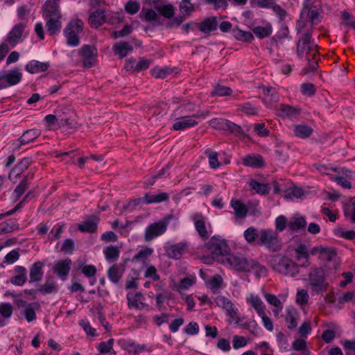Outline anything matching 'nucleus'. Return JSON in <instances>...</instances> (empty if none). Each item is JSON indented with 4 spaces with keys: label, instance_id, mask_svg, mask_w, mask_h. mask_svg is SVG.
<instances>
[{
    "label": "nucleus",
    "instance_id": "nucleus-20",
    "mask_svg": "<svg viewBox=\"0 0 355 355\" xmlns=\"http://www.w3.org/2000/svg\"><path fill=\"white\" fill-rule=\"evenodd\" d=\"M71 261L69 259L57 261L53 270L62 279L65 280L71 269Z\"/></svg>",
    "mask_w": 355,
    "mask_h": 355
},
{
    "label": "nucleus",
    "instance_id": "nucleus-23",
    "mask_svg": "<svg viewBox=\"0 0 355 355\" xmlns=\"http://www.w3.org/2000/svg\"><path fill=\"white\" fill-rule=\"evenodd\" d=\"M187 244L179 243L177 244H170L166 248L167 255L172 259H180L184 252L186 251Z\"/></svg>",
    "mask_w": 355,
    "mask_h": 355
},
{
    "label": "nucleus",
    "instance_id": "nucleus-38",
    "mask_svg": "<svg viewBox=\"0 0 355 355\" xmlns=\"http://www.w3.org/2000/svg\"><path fill=\"white\" fill-rule=\"evenodd\" d=\"M277 110L279 114L284 117H292L300 114L299 109L286 104H281Z\"/></svg>",
    "mask_w": 355,
    "mask_h": 355
},
{
    "label": "nucleus",
    "instance_id": "nucleus-15",
    "mask_svg": "<svg viewBox=\"0 0 355 355\" xmlns=\"http://www.w3.org/2000/svg\"><path fill=\"white\" fill-rule=\"evenodd\" d=\"M311 255H319L322 261H334L337 259L336 252L331 248H324L322 245L315 246L310 250Z\"/></svg>",
    "mask_w": 355,
    "mask_h": 355
},
{
    "label": "nucleus",
    "instance_id": "nucleus-46",
    "mask_svg": "<svg viewBox=\"0 0 355 355\" xmlns=\"http://www.w3.org/2000/svg\"><path fill=\"white\" fill-rule=\"evenodd\" d=\"M78 230L83 232H94L97 228V220H86L78 225Z\"/></svg>",
    "mask_w": 355,
    "mask_h": 355
},
{
    "label": "nucleus",
    "instance_id": "nucleus-54",
    "mask_svg": "<svg viewBox=\"0 0 355 355\" xmlns=\"http://www.w3.org/2000/svg\"><path fill=\"white\" fill-rule=\"evenodd\" d=\"M159 13L164 17L170 19L174 15V6L171 4H165L159 6L157 8Z\"/></svg>",
    "mask_w": 355,
    "mask_h": 355
},
{
    "label": "nucleus",
    "instance_id": "nucleus-57",
    "mask_svg": "<svg viewBox=\"0 0 355 355\" xmlns=\"http://www.w3.org/2000/svg\"><path fill=\"white\" fill-rule=\"evenodd\" d=\"M223 283V279L222 277L219 275H214L209 282V286L210 288L214 292H217L221 287L222 284Z\"/></svg>",
    "mask_w": 355,
    "mask_h": 355
},
{
    "label": "nucleus",
    "instance_id": "nucleus-9",
    "mask_svg": "<svg viewBox=\"0 0 355 355\" xmlns=\"http://www.w3.org/2000/svg\"><path fill=\"white\" fill-rule=\"evenodd\" d=\"M309 284L315 293H320L326 290L327 284L324 282V275L322 270L313 269L309 274Z\"/></svg>",
    "mask_w": 355,
    "mask_h": 355
},
{
    "label": "nucleus",
    "instance_id": "nucleus-36",
    "mask_svg": "<svg viewBox=\"0 0 355 355\" xmlns=\"http://www.w3.org/2000/svg\"><path fill=\"white\" fill-rule=\"evenodd\" d=\"M196 278L194 276H189L182 279L178 284L173 287V290H176L179 293L188 290L196 283Z\"/></svg>",
    "mask_w": 355,
    "mask_h": 355
},
{
    "label": "nucleus",
    "instance_id": "nucleus-14",
    "mask_svg": "<svg viewBox=\"0 0 355 355\" xmlns=\"http://www.w3.org/2000/svg\"><path fill=\"white\" fill-rule=\"evenodd\" d=\"M19 309H21V314L28 322L35 321L37 318L35 311L40 309L37 302L26 304L24 301H19L18 304Z\"/></svg>",
    "mask_w": 355,
    "mask_h": 355
},
{
    "label": "nucleus",
    "instance_id": "nucleus-64",
    "mask_svg": "<svg viewBox=\"0 0 355 355\" xmlns=\"http://www.w3.org/2000/svg\"><path fill=\"white\" fill-rule=\"evenodd\" d=\"M309 296L308 292L304 289H301L297 291L296 295V302L300 305L303 306L307 304Z\"/></svg>",
    "mask_w": 355,
    "mask_h": 355
},
{
    "label": "nucleus",
    "instance_id": "nucleus-63",
    "mask_svg": "<svg viewBox=\"0 0 355 355\" xmlns=\"http://www.w3.org/2000/svg\"><path fill=\"white\" fill-rule=\"evenodd\" d=\"M227 119L216 118L209 121V125L215 129L225 130Z\"/></svg>",
    "mask_w": 355,
    "mask_h": 355
},
{
    "label": "nucleus",
    "instance_id": "nucleus-3",
    "mask_svg": "<svg viewBox=\"0 0 355 355\" xmlns=\"http://www.w3.org/2000/svg\"><path fill=\"white\" fill-rule=\"evenodd\" d=\"M171 220H175L178 222V218L175 215L170 214L165 216L162 220L149 225L145 230V241H150L156 237L163 234L166 231L168 225Z\"/></svg>",
    "mask_w": 355,
    "mask_h": 355
},
{
    "label": "nucleus",
    "instance_id": "nucleus-28",
    "mask_svg": "<svg viewBox=\"0 0 355 355\" xmlns=\"http://www.w3.org/2000/svg\"><path fill=\"white\" fill-rule=\"evenodd\" d=\"M195 227L199 235L202 238L208 237V232L206 227V219L201 214H196L193 217Z\"/></svg>",
    "mask_w": 355,
    "mask_h": 355
},
{
    "label": "nucleus",
    "instance_id": "nucleus-50",
    "mask_svg": "<svg viewBox=\"0 0 355 355\" xmlns=\"http://www.w3.org/2000/svg\"><path fill=\"white\" fill-rule=\"evenodd\" d=\"M307 18L312 24H317L318 21V17L320 12V6L315 5L311 8H306Z\"/></svg>",
    "mask_w": 355,
    "mask_h": 355
},
{
    "label": "nucleus",
    "instance_id": "nucleus-43",
    "mask_svg": "<svg viewBox=\"0 0 355 355\" xmlns=\"http://www.w3.org/2000/svg\"><path fill=\"white\" fill-rule=\"evenodd\" d=\"M31 164L29 158H24L20 161V162L11 171L9 178L12 180V177H17L24 170L26 169Z\"/></svg>",
    "mask_w": 355,
    "mask_h": 355
},
{
    "label": "nucleus",
    "instance_id": "nucleus-25",
    "mask_svg": "<svg viewBox=\"0 0 355 355\" xmlns=\"http://www.w3.org/2000/svg\"><path fill=\"white\" fill-rule=\"evenodd\" d=\"M106 17L104 10L97 9L90 14L89 23L92 28H97L105 21Z\"/></svg>",
    "mask_w": 355,
    "mask_h": 355
},
{
    "label": "nucleus",
    "instance_id": "nucleus-59",
    "mask_svg": "<svg viewBox=\"0 0 355 355\" xmlns=\"http://www.w3.org/2000/svg\"><path fill=\"white\" fill-rule=\"evenodd\" d=\"M44 121L46 123L48 128L55 129L60 128L62 126L59 125L58 120L55 114H48L44 117Z\"/></svg>",
    "mask_w": 355,
    "mask_h": 355
},
{
    "label": "nucleus",
    "instance_id": "nucleus-60",
    "mask_svg": "<svg viewBox=\"0 0 355 355\" xmlns=\"http://www.w3.org/2000/svg\"><path fill=\"white\" fill-rule=\"evenodd\" d=\"M141 15L143 16L144 19L146 21H157L158 19L157 12L152 9H143L141 12Z\"/></svg>",
    "mask_w": 355,
    "mask_h": 355
},
{
    "label": "nucleus",
    "instance_id": "nucleus-49",
    "mask_svg": "<svg viewBox=\"0 0 355 355\" xmlns=\"http://www.w3.org/2000/svg\"><path fill=\"white\" fill-rule=\"evenodd\" d=\"M180 11L184 17H189L195 11V8L191 1L182 0L180 3Z\"/></svg>",
    "mask_w": 355,
    "mask_h": 355
},
{
    "label": "nucleus",
    "instance_id": "nucleus-56",
    "mask_svg": "<svg viewBox=\"0 0 355 355\" xmlns=\"http://www.w3.org/2000/svg\"><path fill=\"white\" fill-rule=\"evenodd\" d=\"M293 349L296 351H302L303 355H310V352L306 349V343L304 339H297L292 345Z\"/></svg>",
    "mask_w": 355,
    "mask_h": 355
},
{
    "label": "nucleus",
    "instance_id": "nucleus-29",
    "mask_svg": "<svg viewBox=\"0 0 355 355\" xmlns=\"http://www.w3.org/2000/svg\"><path fill=\"white\" fill-rule=\"evenodd\" d=\"M49 67V62H42L37 60H31L28 62L25 69L31 73H37L46 71Z\"/></svg>",
    "mask_w": 355,
    "mask_h": 355
},
{
    "label": "nucleus",
    "instance_id": "nucleus-21",
    "mask_svg": "<svg viewBox=\"0 0 355 355\" xmlns=\"http://www.w3.org/2000/svg\"><path fill=\"white\" fill-rule=\"evenodd\" d=\"M128 305L129 308L143 309L147 304L142 302L144 296L139 293L130 292L127 294Z\"/></svg>",
    "mask_w": 355,
    "mask_h": 355
},
{
    "label": "nucleus",
    "instance_id": "nucleus-33",
    "mask_svg": "<svg viewBox=\"0 0 355 355\" xmlns=\"http://www.w3.org/2000/svg\"><path fill=\"white\" fill-rule=\"evenodd\" d=\"M41 135L39 129L33 128L25 131L19 137V142L21 145H26L35 140Z\"/></svg>",
    "mask_w": 355,
    "mask_h": 355
},
{
    "label": "nucleus",
    "instance_id": "nucleus-40",
    "mask_svg": "<svg viewBox=\"0 0 355 355\" xmlns=\"http://www.w3.org/2000/svg\"><path fill=\"white\" fill-rule=\"evenodd\" d=\"M263 92L264 94V101L268 102L270 104L277 103L279 101V98L277 95V91L272 87L263 86Z\"/></svg>",
    "mask_w": 355,
    "mask_h": 355
},
{
    "label": "nucleus",
    "instance_id": "nucleus-61",
    "mask_svg": "<svg viewBox=\"0 0 355 355\" xmlns=\"http://www.w3.org/2000/svg\"><path fill=\"white\" fill-rule=\"evenodd\" d=\"M234 37L241 41L243 42H250L252 40L253 35L250 32L243 31L241 30H234Z\"/></svg>",
    "mask_w": 355,
    "mask_h": 355
},
{
    "label": "nucleus",
    "instance_id": "nucleus-5",
    "mask_svg": "<svg viewBox=\"0 0 355 355\" xmlns=\"http://www.w3.org/2000/svg\"><path fill=\"white\" fill-rule=\"evenodd\" d=\"M209 114V112H204L202 111H198L196 114L191 116H184L178 118L173 125L174 130H184L187 128H193L198 124L197 121L199 118H205Z\"/></svg>",
    "mask_w": 355,
    "mask_h": 355
},
{
    "label": "nucleus",
    "instance_id": "nucleus-47",
    "mask_svg": "<svg viewBox=\"0 0 355 355\" xmlns=\"http://www.w3.org/2000/svg\"><path fill=\"white\" fill-rule=\"evenodd\" d=\"M19 230V224L15 220H8L0 224V234L15 232Z\"/></svg>",
    "mask_w": 355,
    "mask_h": 355
},
{
    "label": "nucleus",
    "instance_id": "nucleus-24",
    "mask_svg": "<svg viewBox=\"0 0 355 355\" xmlns=\"http://www.w3.org/2000/svg\"><path fill=\"white\" fill-rule=\"evenodd\" d=\"M246 272H252L257 278L266 277L268 269L254 259H249Z\"/></svg>",
    "mask_w": 355,
    "mask_h": 355
},
{
    "label": "nucleus",
    "instance_id": "nucleus-30",
    "mask_svg": "<svg viewBox=\"0 0 355 355\" xmlns=\"http://www.w3.org/2000/svg\"><path fill=\"white\" fill-rule=\"evenodd\" d=\"M13 312V306L8 302L0 303V328L6 325Z\"/></svg>",
    "mask_w": 355,
    "mask_h": 355
},
{
    "label": "nucleus",
    "instance_id": "nucleus-19",
    "mask_svg": "<svg viewBox=\"0 0 355 355\" xmlns=\"http://www.w3.org/2000/svg\"><path fill=\"white\" fill-rule=\"evenodd\" d=\"M125 269L124 263L113 264L107 270V277L114 284H118L123 276Z\"/></svg>",
    "mask_w": 355,
    "mask_h": 355
},
{
    "label": "nucleus",
    "instance_id": "nucleus-55",
    "mask_svg": "<svg viewBox=\"0 0 355 355\" xmlns=\"http://www.w3.org/2000/svg\"><path fill=\"white\" fill-rule=\"evenodd\" d=\"M32 175H27L24 180L17 186V187L14 191V194L15 196V199H19L21 196L24 193L26 189H27L28 184V180L32 178Z\"/></svg>",
    "mask_w": 355,
    "mask_h": 355
},
{
    "label": "nucleus",
    "instance_id": "nucleus-10",
    "mask_svg": "<svg viewBox=\"0 0 355 355\" xmlns=\"http://www.w3.org/2000/svg\"><path fill=\"white\" fill-rule=\"evenodd\" d=\"M55 114L62 127L67 126L69 128H76L77 122L73 117V113L67 107H59L55 111Z\"/></svg>",
    "mask_w": 355,
    "mask_h": 355
},
{
    "label": "nucleus",
    "instance_id": "nucleus-4",
    "mask_svg": "<svg viewBox=\"0 0 355 355\" xmlns=\"http://www.w3.org/2000/svg\"><path fill=\"white\" fill-rule=\"evenodd\" d=\"M261 243L273 252L281 250L282 241L277 232L272 230L265 229L260 231Z\"/></svg>",
    "mask_w": 355,
    "mask_h": 355
},
{
    "label": "nucleus",
    "instance_id": "nucleus-45",
    "mask_svg": "<svg viewBox=\"0 0 355 355\" xmlns=\"http://www.w3.org/2000/svg\"><path fill=\"white\" fill-rule=\"evenodd\" d=\"M284 192V197L286 198H302L305 196L304 191L295 186L288 188Z\"/></svg>",
    "mask_w": 355,
    "mask_h": 355
},
{
    "label": "nucleus",
    "instance_id": "nucleus-53",
    "mask_svg": "<svg viewBox=\"0 0 355 355\" xmlns=\"http://www.w3.org/2000/svg\"><path fill=\"white\" fill-rule=\"evenodd\" d=\"M254 34L259 38H264L269 36L272 33V28L270 25L266 26H257L253 29Z\"/></svg>",
    "mask_w": 355,
    "mask_h": 355
},
{
    "label": "nucleus",
    "instance_id": "nucleus-22",
    "mask_svg": "<svg viewBox=\"0 0 355 355\" xmlns=\"http://www.w3.org/2000/svg\"><path fill=\"white\" fill-rule=\"evenodd\" d=\"M284 318L288 329H295L297 325L299 313L293 306L287 307L285 311V314L284 315Z\"/></svg>",
    "mask_w": 355,
    "mask_h": 355
},
{
    "label": "nucleus",
    "instance_id": "nucleus-35",
    "mask_svg": "<svg viewBox=\"0 0 355 355\" xmlns=\"http://www.w3.org/2000/svg\"><path fill=\"white\" fill-rule=\"evenodd\" d=\"M313 132V128L305 124L296 125L293 129L294 135L301 139H306L310 137Z\"/></svg>",
    "mask_w": 355,
    "mask_h": 355
},
{
    "label": "nucleus",
    "instance_id": "nucleus-16",
    "mask_svg": "<svg viewBox=\"0 0 355 355\" xmlns=\"http://www.w3.org/2000/svg\"><path fill=\"white\" fill-rule=\"evenodd\" d=\"M295 253L297 267H308L310 265L309 258L311 253L306 245L300 244L295 249Z\"/></svg>",
    "mask_w": 355,
    "mask_h": 355
},
{
    "label": "nucleus",
    "instance_id": "nucleus-11",
    "mask_svg": "<svg viewBox=\"0 0 355 355\" xmlns=\"http://www.w3.org/2000/svg\"><path fill=\"white\" fill-rule=\"evenodd\" d=\"M259 202H249L248 205L244 204L241 200L232 199L230 205L234 210V215L236 218H244L248 212V210L256 207Z\"/></svg>",
    "mask_w": 355,
    "mask_h": 355
},
{
    "label": "nucleus",
    "instance_id": "nucleus-6",
    "mask_svg": "<svg viewBox=\"0 0 355 355\" xmlns=\"http://www.w3.org/2000/svg\"><path fill=\"white\" fill-rule=\"evenodd\" d=\"M21 78L22 73L17 68L0 71V90L17 85L21 80Z\"/></svg>",
    "mask_w": 355,
    "mask_h": 355
},
{
    "label": "nucleus",
    "instance_id": "nucleus-44",
    "mask_svg": "<svg viewBox=\"0 0 355 355\" xmlns=\"http://www.w3.org/2000/svg\"><path fill=\"white\" fill-rule=\"evenodd\" d=\"M227 246L225 243L218 242L216 241H211L209 243V251L216 255L223 254L226 252Z\"/></svg>",
    "mask_w": 355,
    "mask_h": 355
},
{
    "label": "nucleus",
    "instance_id": "nucleus-12",
    "mask_svg": "<svg viewBox=\"0 0 355 355\" xmlns=\"http://www.w3.org/2000/svg\"><path fill=\"white\" fill-rule=\"evenodd\" d=\"M226 262L233 270L240 272H246L249 259L241 254H231L227 256Z\"/></svg>",
    "mask_w": 355,
    "mask_h": 355
},
{
    "label": "nucleus",
    "instance_id": "nucleus-17",
    "mask_svg": "<svg viewBox=\"0 0 355 355\" xmlns=\"http://www.w3.org/2000/svg\"><path fill=\"white\" fill-rule=\"evenodd\" d=\"M81 55L84 66L91 67L96 61L97 51L94 46L85 45L82 47Z\"/></svg>",
    "mask_w": 355,
    "mask_h": 355
},
{
    "label": "nucleus",
    "instance_id": "nucleus-37",
    "mask_svg": "<svg viewBox=\"0 0 355 355\" xmlns=\"http://www.w3.org/2000/svg\"><path fill=\"white\" fill-rule=\"evenodd\" d=\"M103 254L107 261L114 262L119 259L120 251L118 247L111 245L103 250Z\"/></svg>",
    "mask_w": 355,
    "mask_h": 355
},
{
    "label": "nucleus",
    "instance_id": "nucleus-51",
    "mask_svg": "<svg viewBox=\"0 0 355 355\" xmlns=\"http://www.w3.org/2000/svg\"><path fill=\"white\" fill-rule=\"evenodd\" d=\"M232 94V90L230 87L224 85H218L211 91V96H230Z\"/></svg>",
    "mask_w": 355,
    "mask_h": 355
},
{
    "label": "nucleus",
    "instance_id": "nucleus-13",
    "mask_svg": "<svg viewBox=\"0 0 355 355\" xmlns=\"http://www.w3.org/2000/svg\"><path fill=\"white\" fill-rule=\"evenodd\" d=\"M214 302L218 307L225 311L227 315L229 316L232 320H234L238 318V309L227 297L218 296L214 299Z\"/></svg>",
    "mask_w": 355,
    "mask_h": 355
},
{
    "label": "nucleus",
    "instance_id": "nucleus-1",
    "mask_svg": "<svg viewBox=\"0 0 355 355\" xmlns=\"http://www.w3.org/2000/svg\"><path fill=\"white\" fill-rule=\"evenodd\" d=\"M42 16L46 20V26L50 35H53L60 32L62 15L58 2L47 0L42 6Z\"/></svg>",
    "mask_w": 355,
    "mask_h": 355
},
{
    "label": "nucleus",
    "instance_id": "nucleus-42",
    "mask_svg": "<svg viewBox=\"0 0 355 355\" xmlns=\"http://www.w3.org/2000/svg\"><path fill=\"white\" fill-rule=\"evenodd\" d=\"M114 339L110 338L107 341L101 342L98 344L97 349L101 354H110L115 355V352L113 349Z\"/></svg>",
    "mask_w": 355,
    "mask_h": 355
},
{
    "label": "nucleus",
    "instance_id": "nucleus-32",
    "mask_svg": "<svg viewBox=\"0 0 355 355\" xmlns=\"http://www.w3.org/2000/svg\"><path fill=\"white\" fill-rule=\"evenodd\" d=\"M44 263L40 261L34 263L30 269L31 282H40L44 275Z\"/></svg>",
    "mask_w": 355,
    "mask_h": 355
},
{
    "label": "nucleus",
    "instance_id": "nucleus-58",
    "mask_svg": "<svg viewBox=\"0 0 355 355\" xmlns=\"http://www.w3.org/2000/svg\"><path fill=\"white\" fill-rule=\"evenodd\" d=\"M205 154L209 159V164L211 168H218L220 166V162L218 159V153L209 150L205 151Z\"/></svg>",
    "mask_w": 355,
    "mask_h": 355
},
{
    "label": "nucleus",
    "instance_id": "nucleus-62",
    "mask_svg": "<svg viewBox=\"0 0 355 355\" xmlns=\"http://www.w3.org/2000/svg\"><path fill=\"white\" fill-rule=\"evenodd\" d=\"M153 252V249L151 248H145L140 250L137 254L133 257V260L141 261L144 260L150 257Z\"/></svg>",
    "mask_w": 355,
    "mask_h": 355
},
{
    "label": "nucleus",
    "instance_id": "nucleus-34",
    "mask_svg": "<svg viewBox=\"0 0 355 355\" xmlns=\"http://www.w3.org/2000/svg\"><path fill=\"white\" fill-rule=\"evenodd\" d=\"M113 50L121 58L125 57L133 51L132 46L126 42H118L113 46Z\"/></svg>",
    "mask_w": 355,
    "mask_h": 355
},
{
    "label": "nucleus",
    "instance_id": "nucleus-2",
    "mask_svg": "<svg viewBox=\"0 0 355 355\" xmlns=\"http://www.w3.org/2000/svg\"><path fill=\"white\" fill-rule=\"evenodd\" d=\"M269 264L277 272L295 277L298 273L297 266L291 259L281 254H275L271 257Z\"/></svg>",
    "mask_w": 355,
    "mask_h": 355
},
{
    "label": "nucleus",
    "instance_id": "nucleus-8",
    "mask_svg": "<svg viewBox=\"0 0 355 355\" xmlns=\"http://www.w3.org/2000/svg\"><path fill=\"white\" fill-rule=\"evenodd\" d=\"M315 45L311 41V33H304L299 40L297 45V53L298 57L302 58L308 54L315 55Z\"/></svg>",
    "mask_w": 355,
    "mask_h": 355
},
{
    "label": "nucleus",
    "instance_id": "nucleus-27",
    "mask_svg": "<svg viewBox=\"0 0 355 355\" xmlns=\"http://www.w3.org/2000/svg\"><path fill=\"white\" fill-rule=\"evenodd\" d=\"M244 166L252 168H261L264 165V161L260 155H248L243 158Z\"/></svg>",
    "mask_w": 355,
    "mask_h": 355
},
{
    "label": "nucleus",
    "instance_id": "nucleus-41",
    "mask_svg": "<svg viewBox=\"0 0 355 355\" xmlns=\"http://www.w3.org/2000/svg\"><path fill=\"white\" fill-rule=\"evenodd\" d=\"M249 186L252 190L261 195L268 194L270 191V187L266 184L258 182L254 180H251L248 182Z\"/></svg>",
    "mask_w": 355,
    "mask_h": 355
},
{
    "label": "nucleus",
    "instance_id": "nucleus-52",
    "mask_svg": "<svg viewBox=\"0 0 355 355\" xmlns=\"http://www.w3.org/2000/svg\"><path fill=\"white\" fill-rule=\"evenodd\" d=\"M260 237V232H258V230L253 227H248L244 232V237L246 241L249 243H252L256 241L258 237Z\"/></svg>",
    "mask_w": 355,
    "mask_h": 355
},
{
    "label": "nucleus",
    "instance_id": "nucleus-7",
    "mask_svg": "<svg viewBox=\"0 0 355 355\" xmlns=\"http://www.w3.org/2000/svg\"><path fill=\"white\" fill-rule=\"evenodd\" d=\"M83 22L80 19L71 21L64 31L67 44L71 46H77L79 44L78 34L82 31Z\"/></svg>",
    "mask_w": 355,
    "mask_h": 355
},
{
    "label": "nucleus",
    "instance_id": "nucleus-48",
    "mask_svg": "<svg viewBox=\"0 0 355 355\" xmlns=\"http://www.w3.org/2000/svg\"><path fill=\"white\" fill-rule=\"evenodd\" d=\"M39 291L45 294L57 291V285L53 277L47 278L45 283L40 286Z\"/></svg>",
    "mask_w": 355,
    "mask_h": 355
},
{
    "label": "nucleus",
    "instance_id": "nucleus-18",
    "mask_svg": "<svg viewBox=\"0 0 355 355\" xmlns=\"http://www.w3.org/2000/svg\"><path fill=\"white\" fill-rule=\"evenodd\" d=\"M24 31V25L22 24H18L14 26L12 30L8 33L7 42L12 47L15 46L18 42L21 41Z\"/></svg>",
    "mask_w": 355,
    "mask_h": 355
},
{
    "label": "nucleus",
    "instance_id": "nucleus-26",
    "mask_svg": "<svg viewBox=\"0 0 355 355\" xmlns=\"http://www.w3.org/2000/svg\"><path fill=\"white\" fill-rule=\"evenodd\" d=\"M246 302L256 311L258 315L266 311V306L261 299L257 295L250 294L246 297Z\"/></svg>",
    "mask_w": 355,
    "mask_h": 355
},
{
    "label": "nucleus",
    "instance_id": "nucleus-39",
    "mask_svg": "<svg viewBox=\"0 0 355 355\" xmlns=\"http://www.w3.org/2000/svg\"><path fill=\"white\" fill-rule=\"evenodd\" d=\"M306 220L302 216H293L288 222V227L291 230L298 231L306 225Z\"/></svg>",
    "mask_w": 355,
    "mask_h": 355
},
{
    "label": "nucleus",
    "instance_id": "nucleus-31",
    "mask_svg": "<svg viewBox=\"0 0 355 355\" xmlns=\"http://www.w3.org/2000/svg\"><path fill=\"white\" fill-rule=\"evenodd\" d=\"M216 18L214 17H208L201 23L198 24L199 30L204 33H209L217 28Z\"/></svg>",
    "mask_w": 355,
    "mask_h": 355
}]
</instances>
